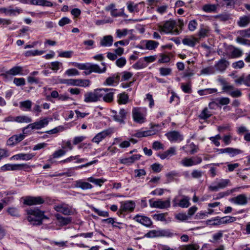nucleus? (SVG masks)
<instances>
[{"instance_id": "nucleus-1", "label": "nucleus", "mask_w": 250, "mask_h": 250, "mask_svg": "<svg viewBox=\"0 0 250 250\" xmlns=\"http://www.w3.org/2000/svg\"><path fill=\"white\" fill-rule=\"evenodd\" d=\"M28 215L27 220L33 225H40L42 224V220L46 218L44 215V212L38 208L27 210Z\"/></svg>"}, {"instance_id": "nucleus-2", "label": "nucleus", "mask_w": 250, "mask_h": 250, "mask_svg": "<svg viewBox=\"0 0 250 250\" xmlns=\"http://www.w3.org/2000/svg\"><path fill=\"white\" fill-rule=\"evenodd\" d=\"M175 23V21H167L163 24L158 26V30L161 33H170L174 35H178L180 33L181 31L177 29L173 30Z\"/></svg>"}, {"instance_id": "nucleus-3", "label": "nucleus", "mask_w": 250, "mask_h": 250, "mask_svg": "<svg viewBox=\"0 0 250 250\" xmlns=\"http://www.w3.org/2000/svg\"><path fill=\"white\" fill-rule=\"evenodd\" d=\"M104 90L96 89L93 91L87 92L84 95V102L86 103H94L100 101L103 97L102 92Z\"/></svg>"}, {"instance_id": "nucleus-4", "label": "nucleus", "mask_w": 250, "mask_h": 250, "mask_svg": "<svg viewBox=\"0 0 250 250\" xmlns=\"http://www.w3.org/2000/svg\"><path fill=\"white\" fill-rule=\"evenodd\" d=\"M61 83L67 84L68 85L86 87L90 84V81L88 80L82 79H62L60 81Z\"/></svg>"}, {"instance_id": "nucleus-5", "label": "nucleus", "mask_w": 250, "mask_h": 250, "mask_svg": "<svg viewBox=\"0 0 250 250\" xmlns=\"http://www.w3.org/2000/svg\"><path fill=\"white\" fill-rule=\"evenodd\" d=\"M202 162L201 157L196 156L190 158L185 157L180 162L184 167H189L200 164Z\"/></svg>"}, {"instance_id": "nucleus-6", "label": "nucleus", "mask_w": 250, "mask_h": 250, "mask_svg": "<svg viewBox=\"0 0 250 250\" xmlns=\"http://www.w3.org/2000/svg\"><path fill=\"white\" fill-rule=\"evenodd\" d=\"M182 198L179 200V196H176L172 200V204L174 207L177 206L182 208H187L190 205V198L185 195H182Z\"/></svg>"}, {"instance_id": "nucleus-7", "label": "nucleus", "mask_w": 250, "mask_h": 250, "mask_svg": "<svg viewBox=\"0 0 250 250\" xmlns=\"http://www.w3.org/2000/svg\"><path fill=\"white\" fill-rule=\"evenodd\" d=\"M132 117L134 121L138 124H142L146 122V115L142 113L140 107L133 108Z\"/></svg>"}, {"instance_id": "nucleus-8", "label": "nucleus", "mask_w": 250, "mask_h": 250, "mask_svg": "<svg viewBox=\"0 0 250 250\" xmlns=\"http://www.w3.org/2000/svg\"><path fill=\"white\" fill-rule=\"evenodd\" d=\"M149 205L151 208H155L160 209L167 208L170 206V198H167L166 201H162L159 199L157 201L152 202V199L149 200Z\"/></svg>"}, {"instance_id": "nucleus-9", "label": "nucleus", "mask_w": 250, "mask_h": 250, "mask_svg": "<svg viewBox=\"0 0 250 250\" xmlns=\"http://www.w3.org/2000/svg\"><path fill=\"white\" fill-rule=\"evenodd\" d=\"M49 123L47 118H44L39 121L29 124L26 127L24 128L23 131L26 128H31L32 129H40L46 126Z\"/></svg>"}, {"instance_id": "nucleus-10", "label": "nucleus", "mask_w": 250, "mask_h": 250, "mask_svg": "<svg viewBox=\"0 0 250 250\" xmlns=\"http://www.w3.org/2000/svg\"><path fill=\"white\" fill-rule=\"evenodd\" d=\"M29 166L26 164H6L1 167V170L5 171L7 170H18L22 169L29 168Z\"/></svg>"}, {"instance_id": "nucleus-11", "label": "nucleus", "mask_w": 250, "mask_h": 250, "mask_svg": "<svg viewBox=\"0 0 250 250\" xmlns=\"http://www.w3.org/2000/svg\"><path fill=\"white\" fill-rule=\"evenodd\" d=\"M44 202V200L40 196H27L24 200L23 204L28 206H33L41 205Z\"/></svg>"}, {"instance_id": "nucleus-12", "label": "nucleus", "mask_w": 250, "mask_h": 250, "mask_svg": "<svg viewBox=\"0 0 250 250\" xmlns=\"http://www.w3.org/2000/svg\"><path fill=\"white\" fill-rule=\"evenodd\" d=\"M112 133L110 129L104 130L97 134L91 140L93 143L99 144L100 142Z\"/></svg>"}, {"instance_id": "nucleus-13", "label": "nucleus", "mask_w": 250, "mask_h": 250, "mask_svg": "<svg viewBox=\"0 0 250 250\" xmlns=\"http://www.w3.org/2000/svg\"><path fill=\"white\" fill-rule=\"evenodd\" d=\"M216 151L219 152V154L228 153L231 157L241 154L243 151L237 148L233 147H227L225 148L216 149Z\"/></svg>"}, {"instance_id": "nucleus-14", "label": "nucleus", "mask_w": 250, "mask_h": 250, "mask_svg": "<svg viewBox=\"0 0 250 250\" xmlns=\"http://www.w3.org/2000/svg\"><path fill=\"white\" fill-rule=\"evenodd\" d=\"M135 207V204L133 201H127L121 203L119 212L123 213L125 212H132Z\"/></svg>"}, {"instance_id": "nucleus-15", "label": "nucleus", "mask_w": 250, "mask_h": 250, "mask_svg": "<svg viewBox=\"0 0 250 250\" xmlns=\"http://www.w3.org/2000/svg\"><path fill=\"white\" fill-rule=\"evenodd\" d=\"M229 201L237 205L245 206L248 203V198L245 194H241L230 198Z\"/></svg>"}, {"instance_id": "nucleus-16", "label": "nucleus", "mask_w": 250, "mask_h": 250, "mask_svg": "<svg viewBox=\"0 0 250 250\" xmlns=\"http://www.w3.org/2000/svg\"><path fill=\"white\" fill-rule=\"evenodd\" d=\"M104 90L102 93L103 95V99L104 101L106 103H110L113 100V95L115 89L113 88H100Z\"/></svg>"}, {"instance_id": "nucleus-17", "label": "nucleus", "mask_w": 250, "mask_h": 250, "mask_svg": "<svg viewBox=\"0 0 250 250\" xmlns=\"http://www.w3.org/2000/svg\"><path fill=\"white\" fill-rule=\"evenodd\" d=\"M169 141L171 142H179L183 140V136L179 132L172 131L166 134Z\"/></svg>"}, {"instance_id": "nucleus-18", "label": "nucleus", "mask_w": 250, "mask_h": 250, "mask_svg": "<svg viewBox=\"0 0 250 250\" xmlns=\"http://www.w3.org/2000/svg\"><path fill=\"white\" fill-rule=\"evenodd\" d=\"M121 74L117 73L108 77L104 82V84L105 85L113 86L117 85L120 80Z\"/></svg>"}, {"instance_id": "nucleus-19", "label": "nucleus", "mask_w": 250, "mask_h": 250, "mask_svg": "<svg viewBox=\"0 0 250 250\" xmlns=\"http://www.w3.org/2000/svg\"><path fill=\"white\" fill-rule=\"evenodd\" d=\"M25 137L24 134L14 135L10 137L7 141V145L9 146H14L22 141Z\"/></svg>"}, {"instance_id": "nucleus-20", "label": "nucleus", "mask_w": 250, "mask_h": 250, "mask_svg": "<svg viewBox=\"0 0 250 250\" xmlns=\"http://www.w3.org/2000/svg\"><path fill=\"white\" fill-rule=\"evenodd\" d=\"M230 181L229 179H222L216 183V185H212L209 187V189L212 191H217L219 189L226 187Z\"/></svg>"}, {"instance_id": "nucleus-21", "label": "nucleus", "mask_w": 250, "mask_h": 250, "mask_svg": "<svg viewBox=\"0 0 250 250\" xmlns=\"http://www.w3.org/2000/svg\"><path fill=\"white\" fill-rule=\"evenodd\" d=\"M134 219L137 222L147 227H150L152 225V222L148 217L136 215Z\"/></svg>"}, {"instance_id": "nucleus-22", "label": "nucleus", "mask_w": 250, "mask_h": 250, "mask_svg": "<svg viewBox=\"0 0 250 250\" xmlns=\"http://www.w3.org/2000/svg\"><path fill=\"white\" fill-rule=\"evenodd\" d=\"M229 62L225 59H221L216 62L214 66L217 71L220 72H224L229 66Z\"/></svg>"}, {"instance_id": "nucleus-23", "label": "nucleus", "mask_w": 250, "mask_h": 250, "mask_svg": "<svg viewBox=\"0 0 250 250\" xmlns=\"http://www.w3.org/2000/svg\"><path fill=\"white\" fill-rule=\"evenodd\" d=\"M54 208L56 211L61 212L65 215H69L72 213V210L67 205L58 204L54 206Z\"/></svg>"}, {"instance_id": "nucleus-24", "label": "nucleus", "mask_w": 250, "mask_h": 250, "mask_svg": "<svg viewBox=\"0 0 250 250\" xmlns=\"http://www.w3.org/2000/svg\"><path fill=\"white\" fill-rule=\"evenodd\" d=\"M230 51L229 54V58H237L240 57L243 55V51L240 49L235 47L233 46H230L229 47Z\"/></svg>"}, {"instance_id": "nucleus-25", "label": "nucleus", "mask_w": 250, "mask_h": 250, "mask_svg": "<svg viewBox=\"0 0 250 250\" xmlns=\"http://www.w3.org/2000/svg\"><path fill=\"white\" fill-rule=\"evenodd\" d=\"M176 154V148L175 147H170L165 152L158 154V156L162 159H169L170 157Z\"/></svg>"}, {"instance_id": "nucleus-26", "label": "nucleus", "mask_w": 250, "mask_h": 250, "mask_svg": "<svg viewBox=\"0 0 250 250\" xmlns=\"http://www.w3.org/2000/svg\"><path fill=\"white\" fill-rule=\"evenodd\" d=\"M113 38L111 35L104 36L100 41V44L102 46L109 47L112 45Z\"/></svg>"}, {"instance_id": "nucleus-27", "label": "nucleus", "mask_w": 250, "mask_h": 250, "mask_svg": "<svg viewBox=\"0 0 250 250\" xmlns=\"http://www.w3.org/2000/svg\"><path fill=\"white\" fill-rule=\"evenodd\" d=\"M75 187L77 188H80L83 190L91 189L93 186L88 182H84L82 180L75 181Z\"/></svg>"}, {"instance_id": "nucleus-28", "label": "nucleus", "mask_w": 250, "mask_h": 250, "mask_svg": "<svg viewBox=\"0 0 250 250\" xmlns=\"http://www.w3.org/2000/svg\"><path fill=\"white\" fill-rule=\"evenodd\" d=\"M174 235V233L168 229L155 230V237H170Z\"/></svg>"}, {"instance_id": "nucleus-29", "label": "nucleus", "mask_w": 250, "mask_h": 250, "mask_svg": "<svg viewBox=\"0 0 250 250\" xmlns=\"http://www.w3.org/2000/svg\"><path fill=\"white\" fill-rule=\"evenodd\" d=\"M90 69L91 72H95L98 73H103L105 72L106 67L103 68H100V66L96 64L88 63V70Z\"/></svg>"}, {"instance_id": "nucleus-30", "label": "nucleus", "mask_w": 250, "mask_h": 250, "mask_svg": "<svg viewBox=\"0 0 250 250\" xmlns=\"http://www.w3.org/2000/svg\"><path fill=\"white\" fill-rule=\"evenodd\" d=\"M35 156V154L33 153H20L15 155H14L12 158L15 159H20L25 161H28L32 159Z\"/></svg>"}, {"instance_id": "nucleus-31", "label": "nucleus", "mask_w": 250, "mask_h": 250, "mask_svg": "<svg viewBox=\"0 0 250 250\" xmlns=\"http://www.w3.org/2000/svg\"><path fill=\"white\" fill-rule=\"evenodd\" d=\"M126 113L127 112L124 109H121L119 111V114L114 116V120L121 124H124L125 123L124 120L126 117Z\"/></svg>"}, {"instance_id": "nucleus-32", "label": "nucleus", "mask_w": 250, "mask_h": 250, "mask_svg": "<svg viewBox=\"0 0 250 250\" xmlns=\"http://www.w3.org/2000/svg\"><path fill=\"white\" fill-rule=\"evenodd\" d=\"M55 217L57 221L61 225L64 226L69 224L72 221V219L70 217H64L60 214H55Z\"/></svg>"}, {"instance_id": "nucleus-33", "label": "nucleus", "mask_w": 250, "mask_h": 250, "mask_svg": "<svg viewBox=\"0 0 250 250\" xmlns=\"http://www.w3.org/2000/svg\"><path fill=\"white\" fill-rule=\"evenodd\" d=\"M250 23V15L243 16L239 18L237 23L240 27H244L247 26Z\"/></svg>"}, {"instance_id": "nucleus-34", "label": "nucleus", "mask_w": 250, "mask_h": 250, "mask_svg": "<svg viewBox=\"0 0 250 250\" xmlns=\"http://www.w3.org/2000/svg\"><path fill=\"white\" fill-rule=\"evenodd\" d=\"M199 42V39L195 37L191 38H185L183 40L182 42L184 45H187L191 47H194L196 42Z\"/></svg>"}, {"instance_id": "nucleus-35", "label": "nucleus", "mask_w": 250, "mask_h": 250, "mask_svg": "<svg viewBox=\"0 0 250 250\" xmlns=\"http://www.w3.org/2000/svg\"><path fill=\"white\" fill-rule=\"evenodd\" d=\"M209 31V28L208 26L201 24L198 33V35L199 37V39L204 38L208 36Z\"/></svg>"}, {"instance_id": "nucleus-36", "label": "nucleus", "mask_w": 250, "mask_h": 250, "mask_svg": "<svg viewBox=\"0 0 250 250\" xmlns=\"http://www.w3.org/2000/svg\"><path fill=\"white\" fill-rule=\"evenodd\" d=\"M219 82L222 85V90L229 94V91L234 89L233 86L228 84V83L224 79H219Z\"/></svg>"}, {"instance_id": "nucleus-37", "label": "nucleus", "mask_w": 250, "mask_h": 250, "mask_svg": "<svg viewBox=\"0 0 250 250\" xmlns=\"http://www.w3.org/2000/svg\"><path fill=\"white\" fill-rule=\"evenodd\" d=\"M32 103L30 100H26L20 103V107L23 110L30 111Z\"/></svg>"}, {"instance_id": "nucleus-38", "label": "nucleus", "mask_w": 250, "mask_h": 250, "mask_svg": "<svg viewBox=\"0 0 250 250\" xmlns=\"http://www.w3.org/2000/svg\"><path fill=\"white\" fill-rule=\"evenodd\" d=\"M156 133V132H153L152 130H147L144 131H139L136 133L134 136L138 138H142L152 135Z\"/></svg>"}, {"instance_id": "nucleus-39", "label": "nucleus", "mask_w": 250, "mask_h": 250, "mask_svg": "<svg viewBox=\"0 0 250 250\" xmlns=\"http://www.w3.org/2000/svg\"><path fill=\"white\" fill-rule=\"evenodd\" d=\"M212 115V113L207 107L205 108L199 115V118L202 120H206Z\"/></svg>"}, {"instance_id": "nucleus-40", "label": "nucleus", "mask_w": 250, "mask_h": 250, "mask_svg": "<svg viewBox=\"0 0 250 250\" xmlns=\"http://www.w3.org/2000/svg\"><path fill=\"white\" fill-rule=\"evenodd\" d=\"M159 45V43L152 40L146 41V48L149 50L155 49Z\"/></svg>"}, {"instance_id": "nucleus-41", "label": "nucleus", "mask_w": 250, "mask_h": 250, "mask_svg": "<svg viewBox=\"0 0 250 250\" xmlns=\"http://www.w3.org/2000/svg\"><path fill=\"white\" fill-rule=\"evenodd\" d=\"M16 122L20 123H29L32 122V119L27 116H19L16 117Z\"/></svg>"}, {"instance_id": "nucleus-42", "label": "nucleus", "mask_w": 250, "mask_h": 250, "mask_svg": "<svg viewBox=\"0 0 250 250\" xmlns=\"http://www.w3.org/2000/svg\"><path fill=\"white\" fill-rule=\"evenodd\" d=\"M118 97V102L119 104H125L128 102V97L125 93L120 94Z\"/></svg>"}, {"instance_id": "nucleus-43", "label": "nucleus", "mask_w": 250, "mask_h": 250, "mask_svg": "<svg viewBox=\"0 0 250 250\" xmlns=\"http://www.w3.org/2000/svg\"><path fill=\"white\" fill-rule=\"evenodd\" d=\"M181 88L186 93H191L192 92L191 86L190 83H181Z\"/></svg>"}, {"instance_id": "nucleus-44", "label": "nucleus", "mask_w": 250, "mask_h": 250, "mask_svg": "<svg viewBox=\"0 0 250 250\" xmlns=\"http://www.w3.org/2000/svg\"><path fill=\"white\" fill-rule=\"evenodd\" d=\"M223 235V231L220 230L217 232L214 233L212 235V240H210V242L213 243H215L217 242L219 240H220Z\"/></svg>"}, {"instance_id": "nucleus-45", "label": "nucleus", "mask_w": 250, "mask_h": 250, "mask_svg": "<svg viewBox=\"0 0 250 250\" xmlns=\"http://www.w3.org/2000/svg\"><path fill=\"white\" fill-rule=\"evenodd\" d=\"M217 90L215 88H207L203 90H200L198 93L200 95H205L217 92Z\"/></svg>"}, {"instance_id": "nucleus-46", "label": "nucleus", "mask_w": 250, "mask_h": 250, "mask_svg": "<svg viewBox=\"0 0 250 250\" xmlns=\"http://www.w3.org/2000/svg\"><path fill=\"white\" fill-rule=\"evenodd\" d=\"M87 181L89 182L95 184L96 185L101 186L104 182L105 180L103 179H95L93 177H90L87 178Z\"/></svg>"}, {"instance_id": "nucleus-47", "label": "nucleus", "mask_w": 250, "mask_h": 250, "mask_svg": "<svg viewBox=\"0 0 250 250\" xmlns=\"http://www.w3.org/2000/svg\"><path fill=\"white\" fill-rule=\"evenodd\" d=\"M199 246L197 244H192L183 246L181 250H198Z\"/></svg>"}, {"instance_id": "nucleus-48", "label": "nucleus", "mask_w": 250, "mask_h": 250, "mask_svg": "<svg viewBox=\"0 0 250 250\" xmlns=\"http://www.w3.org/2000/svg\"><path fill=\"white\" fill-rule=\"evenodd\" d=\"M90 208L92 210L96 213L99 216L102 217H108L109 216V213L107 211L101 210L93 206H91Z\"/></svg>"}, {"instance_id": "nucleus-49", "label": "nucleus", "mask_w": 250, "mask_h": 250, "mask_svg": "<svg viewBox=\"0 0 250 250\" xmlns=\"http://www.w3.org/2000/svg\"><path fill=\"white\" fill-rule=\"evenodd\" d=\"M127 9L130 13H133L138 11V4H134L133 2L128 1L127 2Z\"/></svg>"}, {"instance_id": "nucleus-50", "label": "nucleus", "mask_w": 250, "mask_h": 250, "mask_svg": "<svg viewBox=\"0 0 250 250\" xmlns=\"http://www.w3.org/2000/svg\"><path fill=\"white\" fill-rule=\"evenodd\" d=\"M222 224H226L230 223L233 222L236 220L234 217L232 216H225L221 218Z\"/></svg>"}, {"instance_id": "nucleus-51", "label": "nucleus", "mask_w": 250, "mask_h": 250, "mask_svg": "<svg viewBox=\"0 0 250 250\" xmlns=\"http://www.w3.org/2000/svg\"><path fill=\"white\" fill-rule=\"evenodd\" d=\"M146 66V65L144 63L143 59H140L132 65V67L136 69H140L145 67Z\"/></svg>"}, {"instance_id": "nucleus-52", "label": "nucleus", "mask_w": 250, "mask_h": 250, "mask_svg": "<svg viewBox=\"0 0 250 250\" xmlns=\"http://www.w3.org/2000/svg\"><path fill=\"white\" fill-rule=\"evenodd\" d=\"M167 214V213H162L159 214H155L153 215L154 219L157 221H165L166 216Z\"/></svg>"}, {"instance_id": "nucleus-53", "label": "nucleus", "mask_w": 250, "mask_h": 250, "mask_svg": "<svg viewBox=\"0 0 250 250\" xmlns=\"http://www.w3.org/2000/svg\"><path fill=\"white\" fill-rule=\"evenodd\" d=\"M8 213L12 216L19 217V211L17 208L14 207H10L7 209Z\"/></svg>"}, {"instance_id": "nucleus-54", "label": "nucleus", "mask_w": 250, "mask_h": 250, "mask_svg": "<svg viewBox=\"0 0 250 250\" xmlns=\"http://www.w3.org/2000/svg\"><path fill=\"white\" fill-rule=\"evenodd\" d=\"M22 12L21 9L16 7L15 9L9 8L8 15L9 16H16L17 14H19Z\"/></svg>"}, {"instance_id": "nucleus-55", "label": "nucleus", "mask_w": 250, "mask_h": 250, "mask_svg": "<svg viewBox=\"0 0 250 250\" xmlns=\"http://www.w3.org/2000/svg\"><path fill=\"white\" fill-rule=\"evenodd\" d=\"M161 75L166 76L171 74L172 70L170 68L161 67L159 68Z\"/></svg>"}, {"instance_id": "nucleus-56", "label": "nucleus", "mask_w": 250, "mask_h": 250, "mask_svg": "<svg viewBox=\"0 0 250 250\" xmlns=\"http://www.w3.org/2000/svg\"><path fill=\"white\" fill-rule=\"evenodd\" d=\"M88 63H80L76 62H72V65L80 70H88Z\"/></svg>"}, {"instance_id": "nucleus-57", "label": "nucleus", "mask_w": 250, "mask_h": 250, "mask_svg": "<svg viewBox=\"0 0 250 250\" xmlns=\"http://www.w3.org/2000/svg\"><path fill=\"white\" fill-rule=\"evenodd\" d=\"M247 76H245L244 75H242L240 76V77L238 78L237 79H235L234 82L238 84H244L245 85H247Z\"/></svg>"}, {"instance_id": "nucleus-58", "label": "nucleus", "mask_w": 250, "mask_h": 250, "mask_svg": "<svg viewBox=\"0 0 250 250\" xmlns=\"http://www.w3.org/2000/svg\"><path fill=\"white\" fill-rule=\"evenodd\" d=\"M214 72V70L213 67L209 66V67H208L203 68L201 71V74L209 75V74H213Z\"/></svg>"}, {"instance_id": "nucleus-59", "label": "nucleus", "mask_w": 250, "mask_h": 250, "mask_svg": "<svg viewBox=\"0 0 250 250\" xmlns=\"http://www.w3.org/2000/svg\"><path fill=\"white\" fill-rule=\"evenodd\" d=\"M198 23L195 20L190 21L188 25V28L190 31H194L197 27Z\"/></svg>"}, {"instance_id": "nucleus-60", "label": "nucleus", "mask_w": 250, "mask_h": 250, "mask_svg": "<svg viewBox=\"0 0 250 250\" xmlns=\"http://www.w3.org/2000/svg\"><path fill=\"white\" fill-rule=\"evenodd\" d=\"M216 7L214 5L206 4L203 7V10L206 12H213L216 10Z\"/></svg>"}, {"instance_id": "nucleus-61", "label": "nucleus", "mask_w": 250, "mask_h": 250, "mask_svg": "<svg viewBox=\"0 0 250 250\" xmlns=\"http://www.w3.org/2000/svg\"><path fill=\"white\" fill-rule=\"evenodd\" d=\"M73 54V52L71 50L60 52L59 54V56L62 58H70Z\"/></svg>"}, {"instance_id": "nucleus-62", "label": "nucleus", "mask_w": 250, "mask_h": 250, "mask_svg": "<svg viewBox=\"0 0 250 250\" xmlns=\"http://www.w3.org/2000/svg\"><path fill=\"white\" fill-rule=\"evenodd\" d=\"M22 68L19 66H15L9 70L8 73L13 75L19 74L21 71Z\"/></svg>"}, {"instance_id": "nucleus-63", "label": "nucleus", "mask_w": 250, "mask_h": 250, "mask_svg": "<svg viewBox=\"0 0 250 250\" xmlns=\"http://www.w3.org/2000/svg\"><path fill=\"white\" fill-rule=\"evenodd\" d=\"M177 176V173L175 171H171L167 173L166 174V177L167 178V183L171 182L173 181L174 178Z\"/></svg>"}, {"instance_id": "nucleus-64", "label": "nucleus", "mask_w": 250, "mask_h": 250, "mask_svg": "<svg viewBox=\"0 0 250 250\" xmlns=\"http://www.w3.org/2000/svg\"><path fill=\"white\" fill-rule=\"evenodd\" d=\"M245 63L242 60L233 62L232 66L234 69H241L244 67Z\"/></svg>"}]
</instances>
